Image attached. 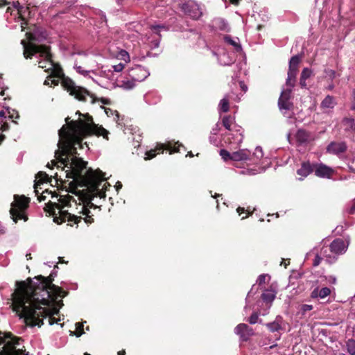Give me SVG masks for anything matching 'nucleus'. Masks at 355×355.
Here are the masks:
<instances>
[{
    "label": "nucleus",
    "mask_w": 355,
    "mask_h": 355,
    "mask_svg": "<svg viewBox=\"0 0 355 355\" xmlns=\"http://www.w3.org/2000/svg\"><path fill=\"white\" fill-rule=\"evenodd\" d=\"M105 112L107 116H109V117L113 116L114 121H115L118 125H123V117H121L117 111L113 110L110 108H106L105 110Z\"/></svg>",
    "instance_id": "nucleus-29"
},
{
    "label": "nucleus",
    "mask_w": 355,
    "mask_h": 355,
    "mask_svg": "<svg viewBox=\"0 0 355 355\" xmlns=\"http://www.w3.org/2000/svg\"><path fill=\"white\" fill-rule=\"evenodd\" d=\"M37 54H39L40 57L42 58L38 61L39 67L44 69L45 71H53L54 64L51 60L49 46L33 44L24 45V55L26 59L31 58L32 56Z\"/></svg>",
    "instance_id": "nucleus-4"
},
{
    "label": "nucleus",
    "mask_w": 355,
    "mask_h": 355,
    "mask_svg": "<svg viewBox=\"0 0 355 355\" xmlns=\"http://www.w3.org/2000/svg\"><path fill=\"white\" fill-rule=\"evenodd\" d=\"M313 309V306L312 305H310V304H302L301 306V308H300V313H301V314L302 315H305L307 311H309Z\"/></svg>",
    "instance_id": "nucleus-46"
},
{
    "label": "nucleus",
    "mask_w": 355,
    "mask_h": 355,
    "mask_svg": "<svg viewBox=\"0 0 355 355\" xmlns=\"http://www.w3.org/2000/svg\"><path fill=\"white\" fill-rule=\"evenodd\" d=\"M324 73L331 79H334L336 76V71L333 69H327L324 70Z\"/></svg>",
    "instance_id": "nucleus-50"
},
{
    "label": "nucleus",
    "mask_w": 355,
    "mask_h": 355,
    "mask_svg": "<svg viewBox=\"0 0 355 355\" xmlns=\"http://www.w3.org/2000/svg\"><path fill=\"white\" fill-rule=\"evenodd\" d=\"M275 293L272 291H266V292L263 293L261 295V298L263 302L270 304V305L272 304L273 300L275 298Z\"/></svg>",
    "instance_id": "nucleus-31"
},
{
    "label": "nucleus",
    "mask_w": 355,
    "mask_h": 355,
    "mask_svg": "<svg viewBox=\"0 0 355 355\" xmlns=\"http://www.w3.org/2000/svg\"><path fill=\"white\" fill-rule=\"evenodd\" d=\"M64 86L71 95L75 96L80 101H86V97L89 96V92L83 87L76 86L71 80L64 81Z\"/></svg>",
    "instance_id": "nucleus-9"
},
{
    "label": "nucleus",
    "mask_w": 355,
    "mask_h": 355,
    "mask_svg": "<svg viewBox=\"0 0 355 355\" xmlns=\"http://www.w3.org/2000/svg\"><path fill=\"white\" fill-rule=\"evenodd\" d=\"M336 105L334 98L332 96L327 95L321 102L320 107L322 109H333Z\"/></svg>",
    "instance_id": "nucleus-26"
},
{
    "label": "nucleus",
    "mask_w": 355,
    "mask_h": 355,
    "mask_svg": "<svg viewBox=\"0 0 355 355\" xmlns=\"http://www.w3.org/2000/svg\"><path fill=\"white\" fill-rule=\"evenodd\" d=\"M334 172V171L332 168L324 164H319L315 169V175L322 178H330Z\"/></svg>",
    "instance_id": "nucleus-18"
},
{
    "label": "nucleus",
    "mask_w": 355,
    "mask_h": 355,
    "mask_svg": "<svg viewBox=\"0 0 355 355\" xmlns=\"http://www.w3.org/2000/svg\"><path fill=\"white\" fill-rule=\"evenodd\" d=\"M136 81L129 76L118 80V85L125 89H131L135 86Z\"/></svg>",
    "instance_id": "nucleus-23"
},
{
    "label": "nucleus",
    "mask_w": 355,
    "mask_h": 355,
    "mask_svg": "<svg viewBox=\"0 0 355 355\" xmlns=\"http://www.w3.org/2000/svg\"><path fill=\"white\" fill-rule=\"evenodd\" d=\"M55 275L56 273L52 272L47 277L39 276L36 282L30 279L28 282H17V288L15 291L22 288V284H24V293H27V295L31 296L35 300H39V297H41L42 302L44 304H46L48 300H53L56 297L63 298L67 295V292L52 284L53 277Z\"/></svg>",
    "instance_id": "nucleus-3"
},
{
    "label": "nucleus",
    "mask_w": 355,
    "mask_h": 355,
    "mask_svg": "<svg viewBox=\"0 0 355 355\" xmlns=\"http://www.w3.org/2000/svg\"><path fill=\"white\" fill-rule=\"evenodd\" d=\"M234 333L240 336L242 341H247L254 335L253 329L244 323L238 324L234 329Z\"/></svg>",
    "instance_id": "nucleus-16"
},
{
    "label": "nucleus",
    "mask_w": 355,
    "mask_h": 355,
    "mask_svg": "<svg viewBox=\"0 0 355 355\" xmlns=\"http://www.w3.org/2000/svg\"><path fill=\"white\" fill-rule=\"evenodd\" d=\"M322 246L320 248L319 253L322 256L324 260L329 263H332L336 261L335 257L331 252L329 245H326L327 241L323 240L322 241Z\"/></svg>",
    "instance_id": "nucleus-20"
},
{
    "label": "nucleus",
    "mask_w": 355,
    "mask_h": 355,
    "mask_svg": "<svg viewBox=\"0 0 355 355\" xmlns=\"http://www.w3.org/2000/svg\"><path fill=\"white\" fill-rule=\"evenodd\" d=\"M343 123L351 130L355 132V120L353 118H344Z\"/></svg>",
    "instance_id": "nucleus-37"
},
{
    "label": "nucleus",
    "mask_w": 355,
    "mask_h": 355,
    "mask_svg": "<svg viewBox=\"0 0 355 355\" xmlns=\"http://www.w3.org/2000/svg\"><path fill=\"white\" fill-rule=\"evenodd\" d=\"M312 74V71L309 68H304L301 73V78L308 79Z\"/></svg>",
    "instance_id": "nucleus-47"
},
{
    "label": "nucleus",
    "mask_w": 355,
    "mask_h": 355,
    "mask_svg": "<svg viewBox=\"0 0 355 355\" xmlns=\"http://www.w3.org/2000/svg\"><path fill=\"white\" fill-rule=\"evenodd\" d=\"M149 75V71L141 65H135L128 71V76L136 82L144 80Z\"/></svg>",
    "instance_id": "nucleus-12"
},
{
    "label": "nucleus",
    "mask_w": 355,
    "mask_h": 355,
    "mask_svg": "<svg viewBox=\"0 0 355 355\" xmlns=\"http://www.w3.org/2000/svg\"><path fill=\"white\" fill-rule=\"evenodd\" d=\"M73 68L75 69L77 73L81 74L85 77H90L89 74L91 73H95L94 71L84 69L83 67L78 65L77 63L74 64Z\"/></svg>",
    "instance_id": "nucleus-34"
},
{
    "label": "nucleus",
    "mask_w": 355,
    "mask_h": 355,
    "mask_svg": "<svg viewBox=\"0 0 355 355\" xmlns=\"http://www.w3.org/2000/svg\"><path fill=\"white\" fill-rule=\"evenodd\" d=\"M232 94H226L218 104L219 112H227L229 110V101L232 98Z\"/></svg>",
    "instance_id": "nucleus-25"
},
{
    "label": "nucleus",
    "mask_w": 355,
    "mask_h": 355,
    "mask_svg": "<svg viewBox=\"0 0 355 355\" xmlns=\"http://www.w3.org/2000/svg\"><path fill=\"white\" fill-rule=\"evenodd\" d=\"M36 178H39L37 183H43L48 180V175L44 172H39L36 176Z\"/></svg>",
    "instance_id": "nucleus-44"
},
{
    "label": "nucleus",
    "mask_w": 355,
    "mask_h": 355,
    "mask_svg": "<svg viewBox=\"0 0 355 355\" xmlns=\"http://www.w3.org/2000/svg\"><path fill=\"white\" fill-rule=\"evenodd\" d=\"M266 326L270 332L279 334L278 336L276 338L277 340H279L280 338L281 331L284 330V321L282 316L277 315L273 322L266 324Z\"/></svg>",
    "instance_id": "nucleus-17"
},
{
    "label": "nucleus",
    "mask_w": 355,
    "mask_h": 355,
    "mask_svg": "<svg viewBox=\"0 0 355 355\" xmlns=\"http://www.w3.org/2000/svg\"><path fill=\"white\" fill-rule=\"evenodd\" d=\"M58 201V208L60 209V211H62V209L64 207H71V202H73L75 205H77L76 200L73 196L69 195L61 196Z\"/></svg>",
    "instance_id": "nucleus-21"
},
{
    "label": "nucleus",
    "mask_w": 355,
    "mask_h": 355,
    "mask_svg": "<svg viewBox=\"0 0 355 355\" xmlns=\"http://www.w3.org/2000/svg\"><path fill=\"white\" fill-rule=\"evenodd\" d=\"M225 41L228 44L234 47L236 51H241V46L239 43V38L233 39L230 35H226L224 37Z\"/></svg>",
    "instance_id": "nucleus-30"
},
{
    "label": "nucleus",
    "mask_w": 355,
    "mask_h": 355,
    "mask_svg": "<svg viewBox=\"0 0 355 355\" xmlns=\"http://www.w3.org/2000/svg\"><path fill=\"white\" fill-rule=\"evenodd\" d=\"M119 56L121 60L126 62L130 61V55L125 50H121L119 53Z\"/></svg>",
    "instance_id": "nucleus-45"
},
{
    "label": "nucleus",
    "mask_w": 355,
    "mask_h": 355,
    "mask_svg": "<svg viewBox=\"0 0 355 355\" xmlns=\"http://www.w3.org/2000/svg\"><path fill=\"white\" fill-rule=\"evenodd\" d=\"M22 288L24 284H22ZM24 288H19L12 295V310L19 316L24 318L26 324L30 327H41L43 320L48 318L49 325L56 323L58 320L54 317L58 314L60 309L63 306L62 298L54 297L52 300H48L46 304L42 302V297L35 300L24 293Z\"/></svg>",
    "instance_id": "nucleus-2"
},
{
    "label": "nucleus",
    "mask_w": 355,
    "mask_h": 355,
    "mask_svg": "<svg viewBox=\"0 0 355 355\" xmlns=\"http://www.w3.org/2000/svg\"><path fill=\"white\" fill-rule=\"evenodd\" d=\"M312 171L313 169L311 164L308 162H304L302 163L301 167L297 169V173L299 175H301L302 178H306L312 172Z\"/></svg>",
    "instance_id": "nucleus-28"
},
{
    "label": "nucleus",
    "mask_w": 355,
    "mask_h": 355,
    "mask_svg": "<svg viewBox=\"0 0 355 355\" xmlns=\"http://www.w3.org/2000/svg\"><path fill=\"white\" fill-rule=\"evenodd\" d=\"M263 171V168L261 169L260 168H259V169H252L251 172H250V174L254 175V174L260 173V172H261Z\"/></svg>",
    "instance_id": "nucleus-58"
},
{
    "label": "nucleus",
    "mask_w": 355,
    "mask_h": 355,
    "mask_svg": "<svg viewBox=\"0 0 355 355\" xmlns=\"http://www.w3.org/2000/svg\"><path fill=\"white\" fill-rule=\"evenodd\" d=\"M112 68L116 72H121L123 69V68H124V64H122V63H119V64H116V65H112Z\"/></svg>",
    "instance_id": "nucleus-52"
},
{
    "label": "nucleus",
    "mask_w": 355,
    "mask_h": 355,
    "mask_svg": "<svg viewBox=\"0 0 355 355\" xmlns=\"http://www.w3.org/2000/svg\"><path fill=\"white\" fill-rule=\"evenodd\" d=\"M26 22L24 21V19H22V21L21 23V31H24L26 28Z\"/></svg>",
    "instance_id": "nucleus-63"
},
{
    "label": "nucleus",
    "mask_w": 355,
    "mask_h": 355,
    "mask_svg": "<svg viewBox=\"0 0 355 355\" xmlns=\"http://www.w3.org/2000/svg\"><path fill=\"white\" fill-rule=\"evenodd\" d=\"M231 132V133L225 136L224 141L228 144L239 145L243 139L241 128L240 126H234V129H232Z\"/></svg>",
    "instance_id": "nucleus-14"
},
{
    "label": "nucleus",
    "mask_w": 355,
    "mask_h": 355,
    "mask_svg": "<svg viewBox=\"0 0 355 355\" xmlns=\"http://www.w3.org/2000/svg\"><path fill=\"white\" fill-rule=\"evenodd\" d=\"M252 291H253V288H252V289L248 293L247 297L245 299L246 305L245 306V309H247L248 304L249 303V298L250 297L251 295L252 294Z\"/></svg>",
    "instance_id": "nucleus-57"
},
{
    "label": "nucleus",
    "mask_w": 355,
    "mask_h": 355,
    "mask_svg": "<svg viewBox=\"0 0 355 355\" xmlns=\"http://www.w3.org/2000/svg\"><path fill=\"white\" fill-rule=\"evenodd\" d=\"M319 288H315L312 292H311V297L313 298H317V297H319Z\"/></svg>",
    "instance_id": "nucleus-54"
},
{
    "label": "nucleus",
    "mask_w": 355,
    "mask_h": 355,
    "mask_svg": "<svg viewBox=\"0 0 355 355\" xmlns=\"http://www.w3.org/2000/svg\"><path fill=\"white\" fill-rule=\"evenodd\" d=\"M300 61V57L299 55L293 56L289 62V69L288 71V77L286 79V86H290L291 87H293L295 77L297 71V66Z\"/></svg>",
    "instance_id": "nucleus-11"
},
{
    "label": "nucleus",
    "mask_w": 355,
    "mask_h": 355,
    "mask_svg": "<svg viewBox=\"0 0 355 355\" xmlns=\"http://www.w3.org/2000/svg\"><path fill=\"white\" fill-rule=\"evenodd\" d=\"M156 150H150L148 152L146 153V157L145 159H152L153 157H155L156 155V153H155Z\"/></svg>",
    "instance_id": "nucleus-51"
},
{
    "label": "nucleus",
    "mask_w": 355,
    "mask_h": 355,
    "mask_svg": "<svg viewBox=\"0 0 355 355\" xmlns=\"http://www.w3.org/2000/svg\"><path fill=\"white\" fill-rule=\"evenodd\" d=\"M76 114L79 115L78 119L69 122V118H66L68 125H63L58 132L60 140L58 143V150L55 152V156L61 164L69 168L66 171L67 177L83 182L87 187L78 196V200L83 204L79 203V213L85 216V223H92L94 220L90 215L89 209L98 207L92 201L97 197L101 199L105 197L103 190L107 183H104L102 188H100L102 182L105 180L104 173L100 170L93 171L90 168L87 171L85 176L83 175L87 162L75 155V145L80 144L83 137L92 135L102 136L108 139L109 132L103 126L95 124L89 114H82L78 111Z\"/></svg>",
    "instance_id": "nucleus-1"
},
{
    "label": "nucleus",
    "mask_w": 355,
    "mask_h": 355,
    "mask_svg": "<svg viewBox=\"0 0 355 355\" xmlns=\"http://www.w3.org/2000/svg\"><path fill=\"white\" fill-rule=\"evenodd\" d=\"M325 130L317 135L314 132L308 131L304 129H299L295 134V139L298 145L306 146L319 138V135L324 133Z\"/></svg>",
    "instance_id": "nucleus-8"
},
{
    "label": "nucleus",
    "mask_w": 355,
    "mask_h": 355,
    "mask_svg": "<svg viewBox=\"0 0 355 355\" xmlns=\"http://www.w3.org/2000/svg\"><path fill=\"white\" fill-rule=\"evenodd\" d=\"M331 293V289L328 287H324L321 289H319V297L320 299H324Z\"/></svg>",
    "instance_id": "nucleus-40"
},
{
    "label": "nucleus",
    "mask_w": 355,
    "mask_h": 355,
    "mask_svg": "<svg viewBox=\"0 0 355 355\" xmlns=\"http://www.w3.org/2000/svg\"><path fill=\"white\" fill-rule=\"evenodd\" d=\"M306 79H304L300 77V85L302 88H306Z\"/></svg>",
    "instance_id": "nucleus-56"
},
{
    "label": "nucleus",
    "mask_w": 355,
    "mask_h": 355,
    "mask_svg": "<svg viewBox=\"0 0 355 355\" xmlns=\"http://www.w3.org/2000/svg\"><path fill=\"white\" fill-rule=\"evenodd\" d=\"M219 128H218V124H216V128H213L212 131H211V135H216L217 134V132L218 131Z\"/></svg>",
    "instance_id": "nucleus-62"
},
{
    "label": "nucleus",
    "mask_w": 355,
    "mask_h": 355,
    "mask_svg": "<svg viewBox=\"0 0 355 355\" xmlns=\"http://www.w3.org/2000/svg\"><path fill=\"white\" fill-rule=\"evenodd\" d=\"M94 13L96 15L97 19H99L101 22L107 23L105 14L100 10H94Z\"/></svg>",
    "instance_id": "nucleus-41"
},
{
    "label": "nucleus",
    "mask_w": 355,
    "mask_h": 355,
    "mask_svg": "<svg viewBox=\"0 0 355 355\" xmlns=\"http://www.w3.org/2000/svg\"><path fill=\"white\" fill-rule=\"evenodd\" d=\"M83 334V324L82 323L76 324V336L77 337L80 336Z\"/></svg>",
    "instance_id": "nucleus-48"
},
{
    "label": "nucleus",
    "mask_w": 355,
    "mask_h": 355,
    "mask_svg": "<svg viewBox=\"0 0 355 355\" xmlns=\"http://www.w3.org/2000/svg\"><path fill=\"white\" fill-rule=\"evenodd\" d=\"M218 62L221 65H229L233 62V60L229 57L228 54L223 52L218 57Z\"/></svg>",
    "instance_id": "nucleus-33"
},
{
    "label": "nucleus",
    "mask_w": 355,
    "mask_h": 355,
    "mask_svg": "<svg viewBox=\"0 0 355 355\" xmlns=\"http://www.w3.org/2000/svg\"><path fill=\"white\" fill-rule=\"evenodd\" d=\"M250 155V153L249 150L245 149H242L239 151L233 152L231 154L232 160L233 161H242L248 159L249 156Z\"/></svg>",
    "instance_id": "nucleus-24"
},
{
    "label": "nucleus",
    "mask_w": 355,
    "mask_h": 355,
    "mask_svg": "<svg viewBox=\"0 0 355 355\" xmlns=\"http://www.w3.org/2000/svg\"><path fill=\"white\" fill-rule=\"evenodd\" d=\"M258 319H259V315L257 313H253L250 317L248 319V322L252 324H254L257 322H258Z\"/></svg>",
    "instance_id": "nucleus-49"
},
{
    "label": "nucleus",
    "mask_w": 355,
    "mask_h": 355,
    "mask_svg": "<svg viewBox=\"0 0 355 355\" xmlns=\"http://www.w3.org/2000/svg\"><path fill=\"white\" fill-rule=\"evenodd\" d=\"M346 347L347 350L350 355H355V340L349 339L346 342Z\"/></svg>",
    "instance_id": "nucleus-36"
},
{
    "label": "nucleus",
    "mask_w": 355,
    "mask_h": 355,
    "mask_svg": "<svg viewBox=\"0 0 355 355\" xmlns=\"http://www.w3.org/2000/svg\"><path fill=\"white\" fill-rule=\"evenodd\" d=\"M234 122V118L230 116H225L222 119L223 126L229 131H232L231 126Z\"/></svg>",
    "instance_id": "nucleus-35"
},
{
    "label": "nucleus",
    "mask_w": 355,
    "mask_h": 355,
    "mask_svg": "<svg viewBox=\"0 0 355 355\" xmlns=\"http://www.w3.org/2000/svg\"><path fill=\"white\" fill-rule=\"evenodd\" d=\"M177 6L186 17L195 21L199 20L205 12L204 6L196 0H178Z\"/></svg>",
    "instance_id": "nucleus-5"
},
{
    "label": "nucleus",
    "mask_w": 355,
    "mask_h": 355,
    "mask_svg": "<svg viewBox=\"0 0 355 355\" xmlns=\"http://www.w3.org/2000/svg\"><path fill=\"white\" fill-rule=\"evenodd\" d=\"M287 88L284 89L281 93L278 101V105L279 110L286 114V112L291 110L293 108V103L289 101L292 88L290 86H286Z\"/></svg>",
    "instance_id": "nucleus-10"
},
{
    "label": "nucleus",
    "mask_w": 355,
    "mask_h": 355,
    "mask_svg": "<svg viewBox=\"0 0 355 355\" xmlns=\"http://www.w3.org/2000/svg\"><path fill=\"white\" fill-rule=\"evenodd\" d=\"M160 96L154 92H148L144 95V100L148 104H156L160 101Z\"/></svg>",
    "instance_id": "nucleus-27"
},
{
    "label": "nucleus",
    "mask_w": 355,
    "mask_h": 355,
    "mask_svg": "<svg viewBox=\"0 0 355 355\" xmlns=\"http://www.w3.org/2000/svg\"><path fill=\"white\" fill-rule=\"evenodd\" d=\"M18 345L11 334L0 333V355H29L26 350L17 349Z\"/></svg>",
    "instance_id": "nucleus-6"
},
{
    "label": "nucleus",
    "mask_w": 355,
    "mask_h": 355,
    "mask_svg": "<svg viewBox=\"0 0 355 355\" xmlns=\"http://www.w3.org/2000/svg\"><path fill=\"white\" fill-rule=\"evenodd\" d=\"M263 153L262 148L260 146H257L253 153V157L257 161L261 160L263 158Z\"/></svg>",
    "instance_id": "nucleus-39"
},
{
    "label": "nucleus",
    "mask_w": 355,
    "mask_h": 355,
    "mask_svg": "<svg viewBox=\"0 0 355 355\" xmlns=\"http://www.w3.org/2000/svg\"><path fill=\"white\" fill-rule=\"evenodd\" d=\"M231 154L232 153H229L227 150L225 149H222L220 150V155L225 161L232 160Z\"/></svg>",
    "instance_id": "nucleus-43"
},
{
    "label": "nucleus",
    "mask_w": 355,
    "mask_h": 355,
    "mask_svg": "<svg viewBox=\"0 0 355 355\" xmlns=\"http://www.w3.org/2000/svg\"><path fill=\"white\" fill-rule=\"evenodd\" d=\"M315 251H316V252H315V259H314L313 265L314 266H318L321 263V261L324 259L318 251V248H315L313 250V252H315Z\"/></svg>",
    "instance_id": "nucleus-38"
},
{
    "label": "nucleus",
    "mask_w": 355,
    "mask_h": 355,
    "mask_svg": "<svg viewBox=\"0 0 355 355\" xmlns=\"http://www.w3.org/2000/svg\"><path fill=\"white\" fill-rule=\"evenodd\" d=\"M62 216L63 217L62 220H65V219L67 218V220L69 221H73L75 223H78L83 218L82 216H78L75 214H70L68 212H66V213H64V211H62Z\"/></svg>",
    "instance_id": "nucleus-32"
},
{
    "label": "nucleus",
    "mask_w": 355,
    "mask_h": 355,
    "mask_svg": "<svg viewBox=\"0 0 355 355\" xmlns=\"http://www.w3.org/2000/svg\"><path fill=\"white\" fill-rule=\"evenodd\" d=\"M354 212H355V198H354V202H353L352 205L350 207V208L348 210V213L349 214H354Z\"/></svg>",
    "instance_id": "nucleus-55"
},
{
    "label": "nucleus",
    "mask_w": 355,
    "mask_h": 355,
    "mask_svg": "<svg viewBox=\"0 0 355 355\" xmlns=\"http://www.w3.org/2000/svg\"><path fill=\"white\" fill-rule=\"evenodd\" d=\"M8 129V125L7 123H3L1 125V131H6Z\"/></svg>",
    "instance_id": "nucleus-61"
},
{
    "label": "nucleus",
    "mask_w": 355,
    "mask_h": 355,
    "mask_svg": "<svg viewBox=\"0 0 355 355\" xmlns=\"http://www.w3.org/2000/svg\"><path fill=\"white\" fill-rule=\"evenodd\" d=\"M180 146H182V144H179V142L168 141L166 144H160L158 150L162 153L164 149H167L170 151V154H171L172 153L180 152Z\"/></svg>",
    "instance_id": "nucleus-22"
},
{
    "label": "nucleus",
    "mask_w": 355,
    "mask_h": 355,
    "mask_svg": "<svg viewBox=\"0 0 355 355\" xmlns=\"http://www.w3.org/2000/svg\"><path fill=\"white\" fill-rule=\"evenodd\" d=\"M209 141L211 144H214V145H217V141L216 139H215L214 135H211L210 137H209Z\"/></svg>",
    "instance_id": "nucleus-59"
},
{
    "label": "nucleus",
    "mask_w": 355,
    "mask_h": 355,
    "mask_svg": "<svg viewBox=\"0 0 355 355\" xmlns=\"http://www.w3.org/2000/svg\"><path fill=\"white\" fill-rule=\"evenodd\" d=\"M267 276H268L267 275H264V274L260 275L258 277L257 282L259 284H262L265 283V281H266V279Z\"/></svg>",
    "instance_id": "nucleus-53"
},
{
    "label": "nucleus",
    "mask_w": 355,
    "mask_h": 355,
    "mask_svg": "<svg viewBox=\"0 0 355 355\" xmlns=\"http://www.w3.org/2000/svg\"><path fill=\"white\" fill-rule=\"evenodd\" d=\"M328 280L330 283L332 284H335L336 282V278L333 276H329Z\"/></svg>",
    "instance_id": "nucleus-60"
},
{
    "label": "nucleus",
    "mask_w": 355,
    "mask_h": 355,
    "mask_svg": "<svg viewBox=\"0 0 355 355\" xmlns=\"http://www.w3.org/2000/svg\"><path fill=\"white\" fill-rule=\"evenodd\" d=\"M150 29L152 33L155 35V38L151 42V46L157 48L159 46L161 35L159 34L161 31H166L167 28L163 24L151 25Z\"/></svg>",
    "instance_id": "nucleus-19"
},
{
    "label": "nucleus",
    "mask_w": 355,
    "mask_h": 355,
    "mask_svg": "<svg viewBox=\"0 0 355 355\" xmlns=\"http://www.w3.org/2000/svg\"><path fill=\"white\" fill-rule=\"evenodd\" d=\"M94 13L96 15L97 19H99L101 22L107 23L105 14L100 10H94Z\"/></svg>",
    "instance_id": "nucleus-42"
},
{
    "label": "nucleus",
    "mask_w": 355,
    "mask_h": 355,
    "mask_svg": "<svg viewBox=\"0 0 355 355\" xmlns=\"http://www.w3.org/2000/svg\"><path fill=\"white\" fill-rule=\"evenodd\" d=\"M14 199V201L11 203L10 210L12 219L15 223H17L19 219L26 221L28 217L25 215V211L28 206L29 198L24 196H15Z\"/></svg>",
    "instance_id": "nucleus-7"
},
{
    "label": "nucleus",
    "mask_w": 355,
    "mask_h": 355,
    "mask_svg": "<svg viewBox=\"0 0 355 355\" xmlns=\"http://www.w3.org/2000/svg\"><path fill=\"white\" fill-rule=\"evenodd\" d=\"M8 114H9V116H8L9 118H11V119H12L14 117L16 118V119H18L19 117V114L17 112H16V116H14L13 114H11L10 111H8Z\"/></svg>",
    "instance_id": "nucleus-64"
},
{
    "label": "nucleus",
    "mask_w": 355,
    "mask_h": 355,
    "mask_svg": "<svg viewBox=\"0 0 355 355\" xmlns=\"http://www.w3.org/2000/svg\"><path fill=\"white\" fill-rule=\"evenodd\" d=\"M347 149V144L345 141H331L327 146V153L340 157Z\"/></svg>",
    "instance_id": "nucleus-15"
},
{
    "label": "nucleus",
    "mask_w": 355,
    "mask_h": 355,
    "mask_svg": "<svg viewBox=\"0 0 355 355\" xmlns=\"http://www.w3.org/2000/svg\"><path fill=\"white\" fill-rule=\"evenodd\" d=\"M348 245V242L345 241L342 239H336L330 243L329 246L336 261L339 255L344 254L347 251Z\"/></svg>",
    "instance_id": "nucleus-13"
}]
</instances>
